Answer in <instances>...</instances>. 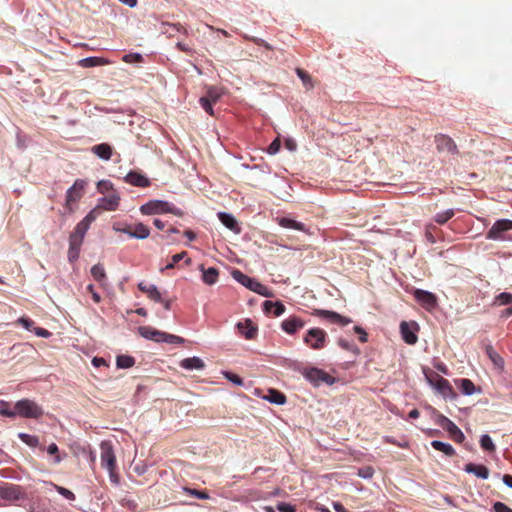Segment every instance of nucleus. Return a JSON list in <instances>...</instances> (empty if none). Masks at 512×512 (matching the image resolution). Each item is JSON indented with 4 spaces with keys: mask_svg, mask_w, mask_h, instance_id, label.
<instances>
[{
    "mask_svg": "<svg viewBox=\"0 0 512 512\" xmlns=\"http://www.w3.org/2000/svg\"><path fill=\"white\" fill-rule=\"evenodd\" d=\"M140 212L143 215H155V214H164L171 213L178 217H182L184 212L175 207L173 204L162 201V200H151L140 207Z\"/></svg>",
    "mask_w": 512,
    "mask_h": 512,
    "instance_id": "nucleus-1",
    "label": "nucleus"
},
{
    "mask_svg": "<svg viewBox=\"0 0 512 512\" xmlns=\"http://www.w3.org/2000/svg\"><path fill=\"white\" fill-rule=\"evenodd\" d=\"M89 229V225L85 223L83 220H81L76 227L74 228V231L72 232L75 235H78L80 237H85L86 232Z\"/></svg>",
    "mask_w": 512,
    "mask_h": 512,
    "instance_id": "nucleus-50",
    "label": "nucleus"
},
{
    "mask_svg": "<svg viewBox=\"0 0 512 512\" xmlns=\"http://www.w3.org/2000/svg\"><path fill=\"white\" fill-rule=\"evenodd\" d=\"M120 203V196L113 191L111 194L99 199L97 206L101 211H114L118 208Z\"/></svg>",
    "mask_w": 512,
    "mask_h": 512,
    "instance_id": "nucleus-15",
    "label": "nucleus"
},
{
    "mask_svg": "<svg viewBox=\"0 0 512 512\" xmlns=\"http://www.w3.org/2000/svg\"><path fill=\"white\" fill-rule=\"evenodd\" d=\"M428 381L445 399H456L457 393L454 391L452 385L447 379L435 374L433 377L428 378Z\"/></svg>",
    "mask_w": 512,
    "mask_h": 512,
    "instance_id": "nucleus-7",
    "label": "nucleus"
},
{
    "mask_svg": "<svg viewBox=\"0 0 512 512\" xmlns=\"http://www.w3.org/2000/svg\"><path fill=\"white\" fill-rule=\"evenodd\" d=\"M305 326V322L298 316H290L282 321L281 328L287 334H295Z\"/></svg>",
    "mask_w": 512,
    "mask_h": 512,
    "instance_id": "nucleus-16",
    "label": "nucleus"
},
{
    "mask_svg": "<svg viewBox=\"0 0 512 512\" xmlns=\"http://www.w3.org/2000/svg\"><path fill=\"white\" fill-rule=\"evenodd\" d=\"M91 275L101 286H106L107 277L104 266L100 263L91 268Z\"/></svg>",
    "mask_w": 512,
    "mask_h": 512,
    "instance_id": "nucleus-27",
    "label": "nucleus"
},
{
    "mask_svg": "<svg viewBox=\"0 0 512 512\" xmlns=\"http://www.w3.org/2000/svg\"><path fill=\"white\" fill-rule=\"evenodd\" d=\"M493 509L495 512H512V509L502 502H496Z\"/></svg>",
    "mask_w": 512,
    "mask_h": 512,
    "instance_id": "nucleus-62",
    "label": "nucleus"
},
{
    "mask_svg": "<svg viewBox=\"0 0 512 512\" xmlns=\"http://www.w3.org/2000/svg\"><path fill=\"white\" fill-rule=\"evenodd\" d=\"M0 497L3 500L16 502L27 498L26 489L20 485L12 483L0 484Z\"/></svg>",
    "mask_w": 512,
    "mask_h": 512,
    "instance_id": "nucleus-5",
    "label": "nucleus"
},
{
    "mask_svg": "<svg viewBox=\"0 0 512 512\" xmlns=\"http://www.w3.org/2000/svg\"><path fill=\"white\" fill-rule=\"evenodd\" d=\"M18 437L23 443H25L27 446L31 448L40 446L39 438L35 435H30L28 433H19Z\"/></svg>",
    "mask_w": 512,
    "mask_h": 512,
    "instance_id": "nucleus-34",
    "label": "nucleus"
},
{
    "mask_svg": "<svg viewBox=\"0 0 512 512\" xmlns=\"http://www.w3.org/2000/svg\"><path fill=\"white\" fill-rule=\"evenodd\" d=\"M185 491L189 493L190 495L195 496L198 499H209V495L206 491H200L196 489H189L186 488Z\"/></svg>",
    "mask_w": 512,
    "mask_h": 512,
    "instance_id": "nucleus-55",
    "label": "nucleus"
},
{
    "mask_svg": "<svg viewBox=\"0 0 512 512\" xmlns=\"http://www.w3.org/2000/svg\"><path fill=\"white\" fill-rule=\"evenodd\" d=\"M222 96V90L217 87H210L207 90V95L205 97L209 98L210 101L216 103Z\"/></svg>",
    "mask_w": 512,
    "mask_h": 512,
    "instance_id": "nucleus-43",
    "label": "nucleus"
},
{
    "mask_svg": "<svg viewBox=\"0 0 512 512\" xmlns=\"http://www.w3.org/2000/svg\"><path fill=\"white\" fill-rule=\"evenodd\" d=\"M485 350L487 356L492 361L494 366L502 370L504 367V359L495 351V349L491 345H487Z\"/></svg>",
    "mask_w": 512,
    "mask_h": 512,
    "instance_id": "nucleus-29",
    "label": "nucleus"
},
{
    "mask_svg": "<svg viewBox=\"0 0 512 512\" xmlns=\"http://www.w3.org/2000/svg\"><path fill=\"white\" fill-rule=\"evenodd\" d=\"M305 377L309 381L317 384L320 382L329 383L331 379V376L329 374L318 368H310L309 370H307L305 373Z\"/></svg>",
    "mask_w": 512,
    "mask_h": 512,
    "instance_id": "nucleus-18",
    "label": "nucleus"
},
{
    "mask_svg": "<svg viewBox=\"0 0 512 512\" xmlns=\"http://www.w3.org/2000/svg\"><path fill=\"white\" fill-rule=\"evenodd\" d=\"M440 230L433 224H427L425 228V237L430 243L436 242V236Z\"/></svg>",
    "mask_w": 512,
    "mask_h": 512,
    "instance_id": "nucleus-40",
    "label": "nucleus"
},
{
    "mask_svg": "<svg viewBox=\"0 0 512 512\" xmlns=\"http://www.w3.org/2000/svg\"><path fill=\"white\" fill-rule=\"evenodd\" d=\"M239 332L248 340H252L257 335V327L250 319H246L244 322L237 324Z\"/></svg>",
    "mask_w": 512,
    "mask_h": 512,
    "instance_id": "nucleus-19",
    "label": "nucleus"
},
{
    "mask_svg": "<svg viewBox=\"0 0 512 512\" xmlns=\"http://www.w3.org/2000/svg\"><path fill=\"white\" fill-rule=\"evenodd\" d=\"M512 230V220H497L486 234V238L490 240H512L507 236V232Z\"/></svg>",
    "mask_w": 512,
    "mask_h": 512,
    "instance_id": "nucleus-4",
    "label": "nucleus"
},
{
    "mask_svg": "<svg viewBox=\"0 0 512 512\" xmlns=\"http://www.w3.org/2000/svg\"><path fill=\"white\" fill-rule=\"evenodd\" d=\"M413 295L416 301L428 311L433 310L437 306V297L429 291L416 289Z\"/></svg>",
    "mask_w": 512,
    "mask_h": 512,
    "instance_id": "nucleus-10",
    "label": "nucleus"
},
{
    "mask_svg": "<svg viewBox=\"0 0 512 512\" xmlns=\"http://www.w3.org/2000/svg\"><path fill=\"white\" fill-rule=\"evenodd\" d=\"M494 303L498 304V305L511 304L512 303V294L507 293V292L500 293L498 296H496Z\"/></svg>",
    "mask_w": 512,
    "mask_h": 512,
    "instance_id": "nucleus-46",
    "label": "nucleus"
},
{
    "mask_svg": "<svg viewBox=\"0 0 512 512\" xmlns=\"http://www.w3.org/2000/svg\"><path fill=\"white\" fill-rule=\"evenodd\" d=\"M15 409L18 416L30 419H39L44 411L40 405L31 399H21L15 403Z\"/></svg>",
    "mask_w": 512,
    "mask_h": 512,
    "instance_id": "nucleus-3",
    "label": "nucleus"
},
{
    "mask_svg": "<svg viewBox=\"0 0 512 512\" xmlns=\"http://www.w3.org/2000/svg\"><path fill=\"white\" fill-rule=\"evenodd\" d=\"M304 342L312 349H322L326 343V332L321 328H311L307 331Z\"/></svg>",
    "mask_w": 512,
    "mask_h": 512,
    "instance_id": "nucleus-9",
    "label": "nucleus"
},
{
    "mask_svg": "<svg viewBox=\"0 0 512 512\" xmlns=\"http://www.w3.org/2000/svg\"><path fill=\"white\" fill-rule=\"evenodd\" d=\"M277 222L283 228L305 231V225L303 223L287 217L277 218Z\"/></svg>",
    "mask_w": 512,
    "mask_h": 512,
    "instance_id": "nucleus-28",
    "label": "nucleus"
},
{
    "mask_svg": "<svg viewBox=\"0 0 512 512\" xmlns=\"http://www.w3.org/2000/svg\"><path fill=\"white\" fill-rule=\"evenodd\" d=\"M296 73H297L298 77L302 80V82L305 86H307L308 88L313 87L312 78L306 71H304L303 69L297 68Z\"/></svg>",
    "mask_w": 512,
    "mask_h": 512,
    "instance_id": "nucleus-45",
    "label": "nucleus"
},
{
    "mask_svg": "<svg viewBox=\"0 0 512 512\" xmlns=\"http://www.w3.org/2000/svg\"><path fill=\"white\" fill-rule=\"evenodd\" d=\"M218 218L221 221V223L228 229H230L234 233H240L241 229L233 215L221 212L218 214Z\"/></svg>",
    "mask_w": 512,
    "mask_h": 512,
    "instance_id": "nucleus-21",
    "label": "nucleus"
},
{
    "mask_svg": "<svg viewBox=\"0 0 512 512\" xmlns=\"http://www.w3.org/2000/svg\"><path fill=\"white\" fill-rule=\"evenodd\" d=\"M108 61L99 57H87L80 61V65L83 67H95L107 64Z\"/></svg>",
    "mask_w": 512,
    "mask_h": 512,
    "instance_id": "nucleus-36",
    "label": "nucleus"
},
{
    "mask_svg": "<svg viewBox=\"0 0 512 512\" xmlns=\"http://www.w3.org/2000/svg\"><path fill=\"white\" fill-rule=\"evenodd\" d=\"M232 276L237 282L249 288L251 291L258 293L262 296H269L268 288L265 285L249 277L240 270H233Z\"/></svg>",
    "mask_w": 512,
    "mask_h": 512,
    "instance_id": "nucleus-6",
    "label": "nucleus"
},
{
    "mask_svg": "<svg viewBox=\"0 0 512 512\" xmlns=\"http://www.w3.org/2000/svg\"><path fill=\"white\" fill-rule=\"evenodd\" d=\"M467 473H472L476 477L481 479H487L489 477V470L484 465H476L474 463H467L464 467Z\"/></svg>",
    "mask_w": 512,
    "mask_h": 512,
    "instance_id": "nucleus-22",
    "label": "nucleus"
},
{
    "mask_svg": "<svg viewBox=\"0 0 512 512\" xmlns=\"http://www.w3.org/2000/svg\"><path fill=\"white\" fill-rule=\"evenodd\" d=\"M374 474V469L370 466L360 468L358 470V476L364 479L371 478Z\"/></svg>",
    "mask_w": 512,
    "mask_h": 512,
    "instance_id": "nucleus-54",
    "label": "nucleus"
},
{
    "mask_svg": "<svg viewBox=\"0 0 512 512\" xmlns=\"http://www.w3.org/2000/svg\"><path fill=\"white\" fill-rule=\"evenodd\" d=\"M80 248L69 245L68 259L70 262H74L79 258Z\"/></svg>",
    "mask_w": 512,
    "mask_h": 512,
    "instance_id": "nucleus-56",
    "label": "nucleus"
},
{
    "mask_svg": "<svg viewBox=\"0 0 512 512\" xmlns=\"http://www.w3.org/2000/svg\"><path fill=\"white\" fill-rule=\"evenodd\" d=\"M200 104L202 106V108L207 112L209 113L210 115H214V111H213V107H212V101H210L209 98L207 97H201L200 98Z\"/></svg>",
    "mask_w": 512,
    "mask_h": 512,
    "instance_id": "nucleus-52",
    "label": "nucleus"
},
{
    "mask_svg": "<svg viewBox=\"0 0 512 512\" xmlns=\"http://www.w3.org/2000/svg\"><path fill=\"white\" fill-rule=\"evenodd\" d=\"M431 445L435 450L441 451L447 456L451 457L455 454V449L449 443L434 440L431 442Z\"/></svg>",
    "mask_w": 512,
    "mask_h": 512,
    "instance_id": "nucleus-33",
    "label": "nucleus"
},
{
    "mask_svg": "<svg viewBox=\"0 0 512 512\" xmlns=\"http://www.w3.org/2000/svg\"><path fill=\"white\" fill-rule=\"evenodd\" d=\"M200 271H202V280L207 285H213L218 281L219 271L214 267H210L205 269L204 265L201 264L199 266Z\"/></svg>",
    "mask_w": 512,
    "mask_h": 512,
    "instance_id": "nucleus-20",
    "label": "nucleus"
},
{
    "mask_svg": "<svg viewBox=\"0 0 512 512\" xmlns=\"http://www.w3.org/2000/svg\"><path fill=\"white\" fill-rule=\"evenodd\" d=\"M100 458H101L102 467L109 471L110 476L112 478L114 470L116 468V457H115L114 450H113V447L110 442H102L101 443Z\"/></svg>",
    "mask_w": 512,
    "mask_h": 512,
    "instance_id": "nucleus-8",
    "label": "nucleus"
},
{
    "mask_svg": "<svg viewBox=\"0 0 512 512\" xmlns=\"http://www.w3.org/2000/svg\"><path fill=\"white\" fill-rule=\"evenodd\" d=\"M338 345L341 348H343L344 350L358 352V349L356 348V346L353 343H351L348 340H346V339L340 338L338 340Z\"/></svg>",
    "mask_w": 512,
    "mask_h": 512,
    "instance_id": "nucleus-53",
    "label": "nucleus"
},
{
    "mask_svg": "<svg viewBox=\"0 0 512 512\" xmlns=\"http://www.w3.org/2000/svg\"><path fill=\"white\" fill-rule=\"evenodd\" d=\"M480 445H481L482 449L489 451V452H494L496 449V446L493 443L491 437L486 434L481 437Z\"/></svg>",
    "mask_w": 512,
    "mask_h": 512,
    "instance_id": "nucleus-42",
    "label": "nucleus"
},
{
    "mask_svg": "<svg viewBox=\"0 0 512 512\" xmlns=\"http://www.w3.org/2000/svg\"><path fill=\"white\" fill-rule=\"evenodd\" d=\"M224 375H225L226 379H228L232 383H234V384H236L238 386L243 385L242 378L240 376H238L237 374H234V373H231V372H225Z\"/></svg>",
    "mask_w": 512,
    "mask_h": 512,
    "instance_id": "nucleus-57",
    "label": "nucleus"
},
{
    "mask_svg": "<svg viewBox=\"0 0 512 512\" xmlns=\"http://www.w3.org/2000/svg\"><path fill=\"white\" fill-rule=\"evenodd\" d=\"M97 190H98V192H100L102 194L110 192V191L113 192L114 191L113 184L108 180H100L97 183Z\"/></svg>",
    "mask_w": 512,
    "mask_h": 512,
    "instance_id": "nucleus-47",
    "label": "nucleus"
},
{
    "mask_svg": "<svg viewBox=\"0 0 512 512\" xmlns=\"http://www.w3.org/2000/svg\"><path fill=\"white\" fill-rule=\"evenodd\" d=\"M271 403L282 405L286 402V396L275 389H269L267 395L263 397Z\"/></svg>",
    "mask_w": 512,
    "mask_h": 512,
    "instance_id": "nucleus-30",
    "label": "nucleus"
},
{
    "mask_svg": "<svg viewBox=\"0 0 512 512\" xmlns=\"http://www.w3.org/2000/svg\"><path fill=\"white\" fill-rule=\"evenodd\" d=\"M135 364V359L128 355H120L116 359V365L118 368L126 369L130 368Z\"/></svg>",
    "mask_w": 512,
    "mask_h": 512,
    "instance_id": "nucleus-38",
    "label": "nucleus"
},
{
    "mask_svg": "<svg viewBox=\"0 0 512 512\" xmlns=\"http://www.w3.org/2000/svg\"><path fill=\"white\" fill-rule=\"evenodd\" d=\"M148 298L155 302H162L161 293L158 291L157 287L153 284H150V289L146 293Z\"/></svg>",
    "mask_w": 512,
    "mask_h": 512,
    "instance_id": "nucleus-49",
    "label": "nucleus"
},
{
    "mask_svg": "<svg viewBox=\"0 0 512 512\" xmlns=\"http://www.w3.org/2000/svg\"><path fill=\"white\" fill-rule=\"evenodd\" d=\"M139 334L147 339L153 340L155 342H166L171 344H182L184 343V339L180 336H176L173 334H168L162 331H158L149 326H141L138 328Z\"/></svg>",
    "mask_w": 512,
    "mask_h": 512,
    "instance_id": "nucleus-2",
    "label": "nucleus"
},
{
    "mask_svg": "<svg viewBox=\"0 0 512 512\" xmlns=\"http://www.w3.org/2000/svg\"><path fill=\"white\" fill-rule=\"evenodd\" d=\"M101 213V209L96 205V207L92 209L82 220L90 226V224L94 222Z\"/></svg>",
    "mask_w": 512,
    "mask_h": 512,
    "instance_id": "nucleus-44",
    "label": "nucleus"
},
{
    "mask_svg": "<svg viewBox=\"0 0 512 512\" xmlns=\"http://www.w3.org/2000/svg\"><path fill=\"white\" fill-rule=\"evenodd\" d=\"M47 453L49 455L53 456L52 464H54V465L59 464L63 460V457H62V455H61V453L59 451V448H58L56 443H51L47 447Z\"/></svg>",
    "mask_w": 512,
    "mask_h": 512,
    "instance_id": "nucleus-37",
    "label": "nucleus"
},
{
    "mask_svg": "<svg viewBox=\"0 0 512 512\" xmlns=\"http://www.w3.org/2000/svg\"><path fill=\"white\" fill-rule=\"evenodd\" d=\"M312 314L315 316L321 317L323 319H326L331 323L339 324L341 326H346L352 322V320L350 318L344 317L334 311L315 309L312 312Z\"/></svg>",
    "mask_w": 512,
    "mask_h": 512,
    "instance_id": "nucleus-13",
    "label": "nucleus"
},
{
    "mask_svg": "<svg viewBox=\"0 0 512 512\" xmlns=\"http://www.w3.org/2000/svg\"><path fill=\"white\" fill-rule=\"evenodd\" d=\"M456 384L459 386L461 392L465 395H472L476 392L474 383L467 378L456 380Z\"/></svg>",
    "mask_w": 512,
    "mask_h": 512,
    "instance_id": "nucleus-31",
    "label": "nucleus"
},
{
    "mask_svg": "<svg viewBox=\"0 0 512 512\" xmlns=\"http://www.w3.org/2000/svg\"><path fill=\"white\" fill-rule=\"evenodd\" d=\"M56 487V490L59 494H61L63 497H65L66 499L68 500H74L75 499V495L72 491L64 488V487H61V486H55Z\"/></svg>",
    "mask_w": 512,
    "mask_h": 512,
    "instance_id": "nucleus-60",
    "label": "nucleus"
},
{
    "mask_svg": "<svg viewBox=\"0 0 512 512\" xmlns=\"http://www.w3.org/2000/svg\"><path fill=\"white\" fill-rule=\"evenodd\" d=\"M455 215V212L453 209H448L446 211H443V212H440V213H437L435 216H434V221L437 223V224H440V225H443L445 224L447 221H449L453 216Z\"/></svg>",
    "mask_w": 512,
    "mask_h": 512,
    "instance_id": "nucleus-39",
    "label": "nucleus"
},
{
    "mask_svg": "<svg viewBox=\"0 0 512 512\" xmlns=\"http://www.w3.org/2000/svg\"><path fill=\"white\" fill-rule=\"evenodd\" d=\"M87 182L82 179H77L74 184L68 189L66 193V204L70 206L81 199L84 194Z\"/></svg>",
    "mask_w": 512,
    "mask_h": 512,
    "instance_id": "nucleus-11",
    "label": "nucleus"
},
{
    "mask_svg": "<svg viewBox=\"0 0 512 512\" xmlns=\"http://www.w3.org/2000/svg\"><path fill=\"white\" fill-rule=\"evenodd\" d=\"M242 37L245 40L251 41V42H253L254 44H256L258 46L264 47L267 50H273V47L268 42H266L265 40H263L261 38L254 37V36H249L247 34H242Z\"/></svg>",
    "mask_w": 512,
    "mask_h": 512,
    "instance_id": "nucleus-41",
    "label": "nucleus"
},
{
    "mask_svg": "<svg viewBox=\"0 0 512 512\" xmlns=\"http://www.w3.org/2000/svg\"><path fill=\"white\" fill-rule=\"evenodd\" d=\"M281 147V141L279 138H276L272 141V143L268 147V153L271 155L276 154Z\"/></svg>",
    "mask_w": 512,
    "mask_h": 512,
    "instance_id": "nucleus-61",
    "label": "nucleus"
},
{
    "mask_svg": "<svg viewBox=\"0 0 512 512\" xmlns=\"http://www.w3.org/2000/svg\"><path fill=\"white\" fill-rule=\"evenodd\" d=\"M436 149L438 152H447L452 155L458 154V148L454 140L445 135L438 134L435 136Z\"/></svg>",
    "mask_w": 512,
    "mask_h": 512,
    "instance_id": "nucleus-12",
    "label": "nucleus"
},
{
    "mask_svg": "<svg viewBox=\"0 0 512 512\" xmlns=\"http://www.w3.org/2000/svg\"><path fill=\"white\" fill-rule=\"evenodd\" d=\"M17 323L22 325L27 330H31L35 325V322L32 319L27 318V317H20L17 320Z\"/></svg>",
    "mask_w": 512,
    "mask_h": 512,
    "instance_id": "nucleus-58",
    "label": "nucleus"
},
{
    "mask_svg": "<svg viewBox=\"0 0 512 512\" xmlns=\"http://www.w3.org/2000/svg\"><path fill=\"white\" fill-rule=\"evenodd\" d=\"M277 509L280 512H295V507L287 503L278 504Z\"/></svg>",
    "mask_w": 512,
    "mask_h": 512,
    "instance_id": "nucleus-64",
    "label": "nucleus"
},
{
    "mask_svg": "<svg viewBox=\"0 0 512 512\" xmlns=\"http://www.w3.org/2000/svg\"><path fill=\"white\" fill-rule=\"evenodd\" d=\"M451 422V420L449 418H447L446 416L442 415V414H438L437 415V420H436V423L441 426L443 429H445V427Z\"/></svg>",
    "mask_w": 512,
    "mask_h": 512,
    "instance_id": "nucleus-63",
    "label": "nucleus"
},
{
    "mask_svg": "<svg viewBox=\"0 0 512 512\" xmlns=\"http://www.w3.org/2000/svg\"><path fill=\"white\" fill-rule=\"evenodd\" d=\"M180 367L186 370H202L205 363L199 357H189L181 360Z\"/></svg>",
    "mask_w": 512,
    "mask_h": 512,
    "instance_id": "nucleus-23",
    "label": "nucleus"
},
{
    "mask_svg": "<svg viewBox=\"0 0 512 512\" xmlns=\"http://www.w3.org/2000/svg\"><path fill=\"white\" fill-rule=\"evenodd\" d=\"M417 325L416 323H408V322H401L400 324V332L402 339L405 341V343L409 345H414L418 341V336L416 334Z\"/></svg>",
    "mask_w": 512,
    "mask_h": 512,
    "instance_id": "nucleus-14",
    "label": "nucleus"
},
{
    "mask_svg": "<svg viewBox=\"0 0 512 512\" xmlns=\"http://www.w3.org/2000/svg\"><path fill=\"white\" fill-rule=\"evenodd\" d=\"M444 430H446L450 434L451 438L458 443L462 442L465 438L462 431L452 421L445 427Z\"/></svg>",
    "mask_w": 512,
    "mask_h": 512,
    "instance_id": "nucleus-32",
    "label": "nucleus"
},
{
    "mask_svg": "<svg viewBox=\"0 0 512 512\" xmlns=\"http://www.w3.org/2000/svg\"><path fill=\"white\" fill-rule=\"evenodd\" d=\"M126 183L130 185L145 188L150 186V180L137 171H130L124 178Z\"/></svg>",
    "mask_w": 512,
    "mask_h": 512,
    "instance_id": "nucleus-17",
    "label": "nucleus"
},
{
    "mask_svg": "<svg viewBox=\"0 0 512 512\" xmlns=\"http://www.w3.org/2000/svg\"><path fill=\"white\" fill-rule=\"evenodd\" d=\"M263 310L268 314H273L274 316H280L285 311V306L281 302H273L270 300H266L263 303Z\"/></svg>",
    "mask_w": 512,
    "mask_h": 512,
    "instance_id": "nucleus-24",
    "label": "nucleus"
},
{
    "mask_svg": "<svg viewBox=\"0 0 512 512\" xmlns=\"http://www.w3.org/2000/svg\"><path fill=\"white\" fill-rule=\"evenodd\" d=\"M122 61L125 63H139L143 61V56L139 53H129L122 57Z\"/></svg>",
    "mask_w": 512,
    "mask_h": 512,
    "instance_id": "nucleus-48",
    "label": "nucleus"
},
{
    "mask_svg": "<svg viewBox=\"0 0 512 512\" xmlns=\"http://www.w3.org/2000/svg\"><path fill=\"white\" fill-rule=\"evenodd\" d=\"M150 235V228L143 223H136L132 227V231L130 233L131 238L136 239H146Z\"/></svg>",
    "mask_w": 512,
    "mask_h": 512,
    "instance_id": "nucleus-26",
    "label": "nucleus"
},
{
    "mask_svg": "<svg viewBox=\"0 0 512 512\" xmlns=\"http://www.w3.org/2000/svg\"><path fill=\"white\" fill-rule=\"evenodd\" d=\"M187 256V252L183 251L181 253H178V254H175L172 256L171 258V262L168 263L164 269L166 270H169V269H173L175 267V265L180 262L181 260L185 259V264L187 266H189L191 264V259L190 258H186Z\"/></svg>",
    "mask_w": 512,
    "mask_h": 512,
    "instance_id": "nucleus-35",
    "label": "nucleus"
},
{
    "mask_svg": "<svg viewBox=\"0 0 512 512\" xmlns=\"http://www.w3.org/2000/svg\"><path fill=\"white\" fill-rule=\"evenodd\" d=\"M83 240H84V237H80L78 235L71 233V235L69 237V245L81 248Z\"/></svg>",
    "mask_w": 512,
    "mask_h": 512,
    "instance_id": "nucleus-59",
    "label": "nucleus"
},
{
    "mask_svg": "<svg viewBox=\"0 0 512 512\" xmlns=\"http://www.w3.org/2000/svg\"><path fill=\"white\" fill-rule=\"evenodd\" d=\"M91 151L103 160H110L112 156V147L107 143L94 145Z\"/></svg>",
    "mask_w": 512,
    "mask_h": 512,
    "instance_id": "nucleus-25",
    "label": "nucleus"
},
{
    "mask_svg": "<svg viewBox=\"0 0 512 512\" xmlns=\"http://www.w3.org/2000/svg\"><path fill=\"white\" fill-rule=\"evenodd\" d=\"M133 225H128L124 223H114L113 224V230L116 232H122L127 234L130 237V233L132 231Z\"/></svg>",
    "mask_w": 512,
    "mask_h": 512,
    "instance_id": "nucleus-51",
    "label": "nucleus"
}]
</instances>
